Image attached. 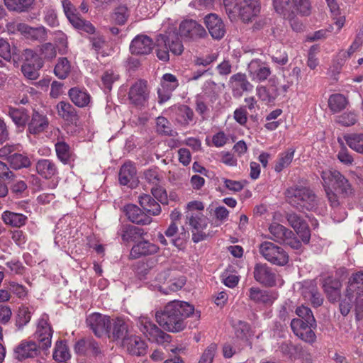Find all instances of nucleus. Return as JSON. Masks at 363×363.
I'll list each match as a JSON object with an SVG mask.
<instances>
[{
    "instance_id": "nucleus-1",
    "label": "nucleus",
    "mask_w": 363,
    "mask_h": 363,
    "mask_svg": "<svg viewBox=\"0 0 363 363\" xmlns=\"http://www.w3.org/2000/svg\"><path fill=\"white\" fill-rule=\"evenodd\" d=\"M321 178L328 201L334 211L333 220L335 222H341L347 216L345 209L340 207L341 199L354 194L352 185L340 172L335 169L323 171Z\"/></svg>"
},
{
    "instance_id": "nucleus-2",
    "label": "nucleus",
    "mask_w": 363,
    "mask_h": 363,
    "mask_svg": "<svg viewBox=\"0 0 363 363\" xmlns=\"http://www.w3.org/2000/svg\"><path fill=\"white\" fill-rule=\"evenodd\" d=\"M194 306L185 301L169 302L161 312H157L155 317L159 325L164 330L177 333L184 329V320L193 314Z\"/></svg>"
},
{
    "instance_id": "nucleus-3",
    "label": "nucleus",
    "mask_w": 363,
    "mask_h": 363,
    "mask_svg": "<svg viewBox=\"0 0 363 363\" xmlns=\"http://www.w3.org/2000/svg\"><path fill=\"white\" fill-rule=\"evenodd\" d=\"M285 195L289 203L300 211H312L318 204L315 194L306 187H289L286 189Z\"/></svg>"
},
{
    "instance_id": "nucleus-4",
    "label": "nucleus",
    "mask_w": 363,
    "mask_h": 363,
    "mask_svg": "<svg viewBox=\"0 0 363 363\" xmlns=\"http://www.w3.org/2000/svg\"><path fill=\"white\" fill-rule=\"evenodd\" d=\"M156 45L157 56L164 62L169 59V51L174 55H181L184 50L183 45L173 28L158 35Z\"/></svg>"
},
{
    "instance_id": "nucleus-5",
    "label": "nucleus",
    "mask_w": 363,
    "mask_h": 363,
    "mask_svg": "<svg viewBox=\"0 0 363 363\" xmlns=\"http://www.w3.org/2000/svg\"><path fill=\"white\" fill-rule=\"evenodd\" d=\"M279 4L273 6L277 13L284 18H292L295 15L308 16L311 11L310 0H279Z\"/></svg>"
},
{
    "instance_id": "nucleus-6",
    "label": "nucleus",
    "mask_w": 363,
    "mask_h": 363,
    "mask_svg": "<svg viewBox=\"0 0 363 363\" xmlns=\"http://www.w3.org/2000/svg\"><path fill=\"white\" fill-rule=\"evenodd\" d=\"M135 321L139 330L150 341L158 344L170 342L171 336L162 331L147 315H140L135 318Z\"/></svg>"
},
{
    "instance_id": "nucleus-7",
    "label": "nucleus",
    "mask_w": 363,
    "mask_h": 363,
    "mask_svg": "<svg viewBox=\"0 0 363 363\" xmlns=\"http://www.w3.org/2000/svg\"><path fill=\"white\" fill-rule=\"evenodd\" d=\"M185 218L190 226L194 242H199L207 238L205 230L208 225V218L202 212L185 213Z\"/></svg>"
},
{
    "instance_id": "nucleus-8",
    "label": "nucleus",
    "mask_w": 363,
    "mask_h": 363,
    "mask_svg": "<svg viewBox=\"0 0 363 363\" xmlns=\"http://www.w3.org/2000/svg\"><path fill=\"white\" fill-rule=\"evenodd\" d=\"M270 238L275 242L284 243L293 249H299L301 242L298 240L295 234L289 228L277 223H272L268 228Z\"/></svg>"
},
{
    "instance_id": "nucleus-9",
    "label": "nucleus",
    "mask_w": 363,
    "mask_h": 363,
    "mask_svg": "<svg viewBox=\"0 0 363 363\" xmlns=\"http://www.w3.org/2000/svg\"><path fill=\"white\" fill-rule=\"evenodd\" d=\"M259 253L268 262L283 266L289 261L287 253L279 246L274 243L265 241L259 245Z\"/></svg>"
},
{
    "instance_id": "nucleus-10",
    "label": "nucleus",
    "mask_w": 363,
    "mask_h": 363,
    "mask_svg": "<svg viewBox=\"0 0 363 363\" xmlns=\"http://www.w3.org/2000/svg\"><path fill=\"white\" fill-rule=\"evenodd\" d=\"M149 94L150 91L147 88V82L140 79L130 86L128 99L130 104L142 108L146 106Z\"/></svg>"
},
{
    "instance_id": "nucleus-11",
    "label": "nucleus",
    "mask_w": 363,
    "mask_h": 363,
    "mask_svg": "<svg viewBox=\"0 0 363 363\" xmlns=\"http://www.w3.org/2000/svg\"><path fill=\"white\" fill-rule=\"evenodd\" d=\"M64 12L70 23L77 29L85 31L88 33H94L95 28L89 21L82 19L77 13L76 9L69 0L62 1Z\"/></svg>"
},
{
    "instance_id": "nucleus-12",
    "label": "nucleus",
    "mask_w": 363,
    "mask_h": 363,
    "mask_svg": "<svg viewBox=\"0 0 363 363\" xmlns=\"http://www.w3.org/2000/svg\"><path fill=\"white\" fill-rule=\"evenodd\" d=\"M179 35L186 40H197L207 35L204 28L194 20H185L179 25Z\"/></svg>"
},
{
    "instance_id": "nucleus-13",
    "label": "nucleus",
    "mask_w": 363,
    "mask_h": 363,
    "mask_svg": "<svg viewBox=\"0 0 363 363\" xmlns=\"http://www.w3.org/2000/svg\"><path fill=\"white\" fill-rule=\"evenodd\" d=\"M48 316L42 315L37 323L35 336L40 343V347L43 350H48L51 346L52 330L48 323Z\"/></svg>"
},
{
    "instance_id": "nucleus-14",
    "label": "nucleus",
    "mask_w": 363,
    "mask_h": 363,
    "mask_svg": "<svg viewBox=\"0 0 363 363\" xmlns=\"http://www.w3.org/2000/svg\"><path fill=\"white\" fill-rule=\"evenodd\" d=\"M110 320L108 315L93 313L86 317V323L95 335L100 337L107 334Z\"/></svg>"
},
{
    "instance_id": "nucleus-15",
    "label": "nucleus",
    "mask_w": 363,
    "mask_h": 363,
    "mask_svg": "<svg viewBox=\"0 0 363 363\" xmlns=\"http://www.w3.org/2000/svg\"><path fill=\"white\" fill-rule=\"evenodd\" d=\"M228 86L234 97L240 98L245 91H251L253 85L247 80L245 74L237 73L232 75L228 82Z\"/></svg>"
},
{
    "instance_id": "nucleus-16",
    "label": "nucleus",
    "mask_w": 363,
    "mask_h": 363,
    "mask_svg": "<svg viewBox=\"0 0 363 363\" xmlns=\"http://www.w3.org/2000/svg\"><path fill=\"white\" fill-rule=\"evenodd\" d=\"M312 327L309 323L301 319L294 318L291 321V328L294 333L310 344L313 343L316 340L315 334L311 330Z\"/></svg>"
},
{
    "instance_id": "nucleus-17",
    "label": "nucleus",
    "mask_w": 363,
    "mask_h": 363,
    "mask_svg": "<svg viewBox=\"0 0 363 363\" xmlns=\"http://www.w3.org/2000/svg\"><path fill=\"white\" fill-rule=\"evenodd\" d=\"M286 220L289 224L296 232L304 243H308L311 238V232L308 224L302 218L295 213L286 214Z\"/></svg>"
},
{
    "instance_id": "nucleus-18",
    "label": "nucleus",
    "mask_w": 363,
    "mask_h": 363,
    "mask_svg": "<svg viewBox=\"0 0 363 363\" xmlns=\"http://www.w3.org/2000/svg\"><path fill=\"white\" fill-rule=\"evenodd\" d=\"M129 49L133 55H148L153 49L152 40L146 35H138L132 40Z\"/></svg>"
},
{
    "instance_id": "nucleus-19",
    "label": "nucleus",
    "mask_w": 363,
    "mask_h": 363,
    "mask_svg": "<svg viewBox=\"0 0 363 363\" xmlns=\"http://www.w3.org/2000/svg\"><path fill=\"white\" fill-rule=\"evenodd\" d=\"M167 272H163L157 275L156 280L159 283H162L164 286L156 284L155 287L158 288V290L162 293L167 294L171 292L177 291L181 289L185 284L186 279L184 277H181L177 279H170L167 281Z\"/></svg>"
},
{
    "instance_id": "nucleus-20",
    "label": "nucleus",
    "mask_w": 363,
    "mask_h": 363,
    "mask_svg": "<svg viewBox=\"0 0 363 363\" xmlns=\"http://www.w3.org/2000/svg\"><path fill=\"white\" fill-rule=\"evenodd\" d=\"M254 278L266 286L276 285V274L267 264H257L254 269Z\"/></svg>"
},
{
    "instance_id": "nucleus-21",
    "label": "nucleus",
    "mask_w": 363,
    "mask_h": 363,
    "mask_svg": "<svg viewBox=\"0 0 363 363\" xmlns=\"http://www.w3.org/2000/svg\"><path fill=\"white\" fill-rule=\"evenodd\" d=\"M205 25L213 39L220 40L225 33V26L223 20L215 13H210L205 17Z\"/></svg>"
},
{
    "instance_id": "nucleus-22",
    "label": "nucleus",
    "mask_w": 363,
    "mask_h": 363,
    "mask_svg": "<svg viewBox=\"0 0 363 363\" xmlns=\"http://www.w3.org/2000/svg\"><path fill=\"white\" fill-rule=\"evenodd\" d=\"M128 332V326L122 318H111L107 336L112 340H123Z\"/></svg>"
},
{
    "instance_id": "nucleus-23",
    "label": "nucleus",
    "mask_w": 363,
    "mask_h": 363,
    "mask_svg": "<svg viewBox=\"0 0 363 363\" xmlns=\"http://www.w3.org/2000/svg\"><path fill=\"white\" fill-rule=\"evenodd\" d=\"M248 72L252 80L262 82L271 74L270 68L259 60H253L248 65Z\"/></svg>"
},
{
    "instance_id": "nucleus-24",
    "label": "nucleus",
    "mask_w": 363,
    "mask_h": 363,
    "mask_svg": "<svg viewBox=\"0 0 363 363\" xmlns=\"http://www.w3.org/2000/svg\"><path fill=\"white\" fill-rule=\"evenodd\" d=\"M27 125L28 132L30 134L36 135L43 133L48 128L49 121L46 115L34 111Z\"/></svg>"
},
{
    "instance_id": "nucleus-25",
    "label": "nucleus",
    "mask_w": 363,
    "mask_h": 363,
    "mask_svg": "<svg viewBox=\"0 0 363 363\" xmlns=\"http://www.w3.org/2000/svg\"><path fill=\"white\" fill-rule=\"evenodd\" d=\"M124 212L128 219L139 225H148L152 222V218L144 213L135 204H128L124 207Z\"/></svg>"
},
{
    "instance_id": "nucleus-26",
    "label": "nucleus",
    "mask_w": 363,
    "mask_h": 363,
    "mask_svg": "<svg viewBox=\"0 0 363 363\" xmlns=\"http://www.w3.org/2000/svg\"><path fill=\"white\" fill-rule=\"evenodd\" d=\"M16 30L25 38L30 40L43 41L47 38V30L43 26L33 28L26 23H21L17 24Z\"/></svg>"
},
{
    "instance_id": "nucleus-27",
    "label": "nucleus",
    "mask_w": 363,
    "mask_h": 363,
    "mask_svg": "<svg viewBox=\"0 0 363 363\" xmlns=\"http://www.w3.org/2000/svg\"><path fill=\"white\" fill-rule=\"evenodd\" d=\"M160 247L155 243L143 240L135 244L131 250L130 256L137 259L142 256H148L158 252Z\"/></svg>"
},
{
    "instance_id": "nucleus-28",
    "label": "nucleus",
    "mask_w": 363,
    "mask_h": 363,
    "mask_svg": "<svg viewBox=\"0 0 363 363\" xmlns=\"http://www.w3.org/2000/svg\"><path fill=\"white\" fill-rule=\"evenodd\" d=\"M179 86L177 77L172 74H164L162 78L161 86L158 89L160 101H165L169 99L171 93Z\"/></svg>"
},
{
    "instance_id": "nucleus-29",
    "label": "nucleus",
    "mask_w": 363,
    "mask_h": 363,
    "mask_svg": "<svg viewBox=\"0 0 363 363\" xmlns=\"http://www.w3.org/2000/svg\"><path fill=\"white\" fill-rule=\"evenodd\" d=\"M38 352V347L33 340H23L15 349L16 357L19 360L35 357Z\"/></svg>"
},
{
    "instance_id": "nucleus-30",
    "label": "nucleus",
    "mask_w": 363,
    "mask_h": 363,
    "mask_svg": "<svg viewBox=\"0 0 363 363\" xmlns=\"http://www.w3.org/2000/svg\"><path fill=\"white\" fill-rule=\"evenodd\" d=\"M37 173L45 179H50L58 174V168L55 162L49 159H40L35 164Z\"/></svg>"
},
{
    "instance_id": "nucleus-31",
    "label": "nucleus",
    "mask_w": 363,
    "mask_h": 363,
    "mask_svg": "<svg viewBox=\"0 0 363 363\" xmlns=\"http://www.w3.org/2000/svg\"><path fill=\"white\" fill-rule=\"evenodd\" d=\"M260 11L258 0H243L241 6H239L238 13L245 22H248L256 16Z\"/></svg>"
},
{
    "instance_id": "nucleus-32",
    "label": "nucleus",
    "mask_w": 363,
    "mask_h": 363,
    "mask_svg": "<svg viewBox=\"0 0 363 363\" xmlns=\"http://www.w3.org/2000/svg\"><path fill=\"white\" fill-rule=\"evenodd\" d=\"M248 296L251 301L257 303H263L265 305L272 304L277 298L275 293L262 290L257 287H251L249 289Z\"/></svg>"
},
{
    "instance_id": "nucleus-33",
    "label": "nucleus",
    "mask_w": 363,
    "mask_h": 363,
    "mask_svg": "<svg viewBox=\"0 0 363 363\" xmlns=\"http://www.w3.org/2000/svg\"><path fill=\"white\" fill-rule=\"evenodd\" d=\"M6 114L11 118L16 128L23 130L30 118L28 111L25 108H18L9 106Z\"/></svg>"
},
{
    "instance_id": "nucleus-34",
    "label": "nucleus",
    "mask_w": 363,
    "mask_h": 363,
    "mask_svg": "<svg viewBox=\"0 0 363 363\" xmlns=\"http://www.w3.org/2000/svg\"><path fill=\"white\" fill-rule=\"evenodd\" d=\"M301 294L303 298L306 301H311L313 306H320L323 302V298L312 281L305 282L301 289Z\"/></svg>"
},
{
    "instance_id": "nucleus-35",
    "label": "nucleus",
    "mask_w": 363,
    "mask_h": 363,
    "mask_svg": "<svg viewBox=\"0 0 363 363\" xmlns=\"http://www.w3.org/2000/svg\"><path fill=\"white\" fill-rule=\"evenodd\" d=\"M341 286L342 284L337 279L328 278L324 281L323 288L330 302H336L340 299Z\"/></svg>"
},
{
    "instance_id": "nucleus-36",
    "label": "nucleus",
    "mask_w": 363,
    "mask_h": 363,
    "mask_svg": "<svg viewBox=\"0 0 363 363\" xmlns=\"http://www.w3.org/2000/svg\"><path fill=\"white\" fill-rule=\"evenodd\" d=\"M175 120L182 125H188L194 121L193 111L186 105L175 106L172 108Z\"/></svg>"
},
{
    "instance_id": "nucleus-37",
    "label": "nucleus",
    "mask_w": 363,
    "mask_h": 363,
    "mask_svg": "<svg viewBox=\"0 0 363 363\" xmlns=\"http://www.w3.org/2000/svg\"><path fill=\"white\" fill-rule=\"evenodd\" d=\"M125 345L128 351L136 356L144 355L147 349L146 342L139 336H131L128 338Z\"/></svg>"
},
{
    "instance_id": "nucleus-38",
    "label": "nucleus",
    "mask_w": 363,
    "mask_h": 363,
    "mask_svg": "<svg viewBox=\"0 0 363 363\" xmlns=\"http://www.w3.org/2000/svg\"><path fill=\"white\" fill-rule=\"evenodd\" d=\"M57 110L58 115L68 122L76 123L78 120L75 108L68 102H59Z\"/></svg>"
},
{
    "instance_id": "nucleus-39",
    "label": "nucleus",
    "mask_w": 363,
    "mask_h": 363,
    "mask_svg": "<svg viewBox=\"0 0 363 363\" xmlns=\"http://www.w3.org/2000/svg\"><path fill=\"white\" fill-rule=\"evenodd\" d=\"M69 96L72 101L79 107L86 106L91 101L89 94L86 90L77 87L70 89Z\"/></svg>"
},
{
    "instance_id": "nucleus-40",
    "label": "nucleus",
    "mask_w": 363,
    "mask_h": 363,
    "mask_svg": "<svg viewBox=\"0 0 363 363\" xmlns=\"http://www.w3.org/2000/svg\"><path fill=\"white\" fill-rule=\"evenodd\" d=\"M144 235L143 229L130 225L123 226L120 232L122 240L125 242L135 241L143 238Z\"/></svg>"
},
{
    "instance_id": "nucleus-41",
    "label": "nucleus",
    "mask_w": 363,
    "mask_h": 363,
    "mask_svg": "<svg viewBox=\"0 0 363 363\" xmlns=\"http://www.w3.org/2000/svg\"><path fill=\"white\" fill-rule=\"evenodd\" d=\"M1 218L5 224L15 228L24 225L28 220L26 216L9 211H4L1 215Z\"/></svg>"
},
{
    "instance_id": "nucleus-42",
    "label": "nucleus",
    "mask_w": 363,
    "mask_h": 363,
    "mask_svg": "<svg viewBox=\"0 0 363 363\" xmlns=\"http://www.w3.org/2000/svg\"><path fill=\"white\" fill-rule=\"evenodd\" d=\"M140 206L152 216H157L161 212L160 205L150 195L142 194L138 198Z\"/></svg>"
},
{
    "instance_id": "nucleus-43",
    "label": "nucleus",
    "mask_w": 363,
    "mask_h": 363,
    "mask_svg": "<svg viewBox=\"0 0 363 363\" xmlns=\"http://www.w3.org/2000/svg\"><path fill=\"white\" fill-rule=\"evenodd\" d=\"M348 104L347 98L340 94H335L328 99V106L333 113H338L345 109Z\"/></svg>"
},
{
    "instance_id": "nucleus-44",
    "label": "nucleus",
    "mask_w": 363,
    "mask_h": 363,
    "mask_svg": "<svg viewBox=\"0 0 363 363\" xmlns=\"http://www.w3.org/2000/svg\"><path fill=\"white\" fill-rule=\"evenodd\" d=\"M295 153V150L289 148L286 151L279 155L274 170L277 172H281L284 168L289 167L291 163Z\"/></svg>"
},
{
    "instance_id": "nucleus-45",
    "label": "nucleus",
    "mask_w": 363,
    "mask_h": 363,
    "mask_svg": "<svg viewBox=\"0 0 363 363\" xmlns=\"http://www.w3.org/2000/svg\"><path fill=\"white\" fill-rule=\"evenodd\" d=\"M8 162L11 167L15 169L28 167L31 164L27 155L16 152H14L9 157Z\"/></svg>"
},
{
    "instance_id": "nucleus-46",
    "label": "nucleus",
    "mask_w": 363,
    "mask_h": 363,
    "mask_svg": "<svg viewBox=\"0 0 363 363\" xmlns=\"http://www.w3.org/2000/svg\"><path fill=\"white\" fill-rule=\"evenodd\" d=\"M136 174L135 167L130 162L125 163L119 172V182L122 185H127Z\"/></svg>"
},
{
    "instance_id": "nucleus-47",
    "label": "nucleus",
    "mask_w": 363,
    "mask_h": 363,
    "mask_svg": "<svg viewBox=\"0 0 363 363\" xmlns=\"http://www.w3.org/2000/svg\"><path fill=\"white\" fill-rule=\"evenodd\" d=\"M43 66V61H38L36 64L24 62L21 67L23 75L31 80L37 79L39 74V69Z\"/></svg>"
},
{
    "instance_id": "nucleus-48",
    "label": "nucleus",
    "mask_w": 363,
    "mask_h": 363,
    "mask_svg": "<svg viewBox=\"0 0 363 363\" xmlns=\"http://www.w3.org/2000/svg\"><path fill=\"white\" fill-rule=\"evenodd\" d=\"M346 143L353 150L363 154V134L352 133L344 136Z\"/></svg>"
},
{
    "instance_id": "nucleus-49",
    "label": "nucleus",
    "mask_w": 363,
    "mask_h": 363,
    "mask_svg": "<svg viewBox=\"0 0 363 363\" xmlns=\"http://www.w3.org/2000/svg\"><path fill=\"white\" fill-rule=\"evenodd\" d=\"M70 358L69 349L64 341H57L55 344L53 359L58 362H63Z\"/></svg>"
},
{
    "instance_id": "nucleus-50",
    "label": "nucleus",
    "mask_w": 363,
    "mask_h": 363,
    "mask_svg": "<svg viewBox=\"0 0 363 363\" xmlns=\"http://www.w3.org/2000/svg\"><path fill=\"white\" fill-rule=\"evenodd\" d=\"M31 315L32 311L29 307L24 305L19 307L16 321V326L18 328H22L30 322Z\"/></svg>"
},
{
    "instance_id": "nucleus-51",
    "label": "nucleus",
    "mask_w": 363,
    "mask_h": 363,
    "mask_svg": "<svg viewBox=\"0 0 363 363\" xmlns=\"http://www.w3.org/2000/svg\"><path fill=\"white\" fill-rule=\"evenodd\" d=\"M55 147L57 158L62 163L67 164L72 155L69 146L64 141H59Z\"/></svg>"
},
{
    "instance_id": "nucleus-52",
    "label": "nucleus",
    "mask_w": 363,
    "mask_h": 363,
    "mask_svg": "<svg viewBox=\"0 0 363 363\" xmlns=\"http://www.w3.org/2000/svg\"><path fill=\"white\" fill-rule=\"evenodd\" d=\"M6 6L11 11H24L31 6L33 0H4Z\"/></svg>"
},
{
    "instance_id": "nucleus-53",
    "label": "nucleus",
    "mask_w": 363,
    "mask_h": 363,
    "mask_svg": "<svg viewBox=\"0 0 363 363\" xmlns=\"http://www.w3.org/2000/svg\"><path fill=\"white\" fill-rule=\"evenodd\" d=\"M71 69L69 62L65 57H62L58 60V62L55 65L54 72L59 79H65Z\"/></svg>"
},
{
    "instance_id": "nucleus-54",
    "label": "nucleus",
    "mask_w": 363,
    "mask_h": 363,
    "mask_svg": "<svg viewBox=\"0 0 363 363\" xmlns=\"http://www.w3.org/2000/svg\"><path fill=\"white\" fill-rule=\"evenodd\" d=\"M363 295V289L361 286H356L354 284L348 282L345 296L350 301H358L359 298Z\"/></svg>"
},
{
    "instance_id": "nucleus-55",
    "label": "nucleus",
    "mask_w": 363,
    "mask_h": 363,
    "mask_svg": "<svg viewBox=\"0 0 363 363\" xmlns=\"http://www.w3.org/2000/svg\"><path fill=\"white\" fill-rule=\"evenodd\" d=\"M296 313L301 318L300 319L307 322L311 326H315V320L309 308L304 306L298 307L296 310Z\"/></svg>"
},
{
    "instance_id": "nucleus-56",
    "label": "nucleus",
    "mask_w": 363,
    "mask_h": 363,
    "mask_svg": "<svg viewBox=\"0 0 363 363\" xmlns=\"http://www.w3.org/2000/svg\"><path fill=\"white\" fill-rule=\"evenodd\" d=\"M217 352V345L211 343L201 354L198 363H213V358Z\"/></svg>"
},
{
    "instance_id": "nucleus-57",
    "label": "nucleus",
    "mask_w": 363,
    "mask_h": 363,
    "mask_svg": "<svg viewBox=\"0 0 363 363\" xmlns=\"http://www.w3.org/2000/svg\"><path fill=\"white\" fill-rule=\"evenodd\" d=\"M223 5L229 18L231 20L235 19L239 10L238 0H223Z\"/></svg>"
},
{
    "instance_id": "nucleus-58",
    "label": "nucleus",
    "mask_w": 363,
    "mask_h": 363,
    "mask_svg": "<svg viewBox=\"0 0 363 363\" xmlns=\"http://www.w3.org/2000/svg\"><path fill=\"white\" fill-rule=\"evenodd\" d=\"M16 54V48H11L9 43L1 38L0 39V57L6 61H10L13 55Z\"/></svg>"
},
{
    "instance_id": "nucleus-59",
    "label": "nucleus",
    "mask_w": 363,
    "mask_h": 363,
    "mask_svg": "<svg viewBox=\"0 0 363 363\" xmlns=\"http://www.w3.org/2000/svg\"><path fill=\"white\" fill-rule=\"evenodd\" d=\"M128 8L125 6H120L115 10L113 14V19L119 25L124 24L128 17Z\"/></svg>"
},
{
    "instance_id": "nucleus-60",
    "label": "nucleus",
    "mask_w": 363,
    "mask_h": 363,
    "mask_svg": "<svg viewBox=\"0 0 363 363\" xmlns=\"http://www.w3.org/2000/svg\"><path fill=\"white\" fill-rule=\"evenodd\" d=\"M118 79V74L113 70H108L104 72L101 81L105 89L111 90L112 84Z\"/></svg>"
},
{
    "instance_id": "nucleus-61",
    "label": "nucleus",
    "mask_w": 363,
    "mask_h": 363,
    "mask_svg": "<svg viewBox=\"0 0 363 363\" xmlns=\"http://www.w3.org/2000/svg\"><path fill=\"white\" fill-rule=\"evenodd\" d=\"M256 93L258 98L265 104L273 102L276 98V95L271 94L264 86H257Z\"/></svg>"
},
{
    "instance_id": "nucleus-62",
    "label": "nucleus",
    "mask_w": 363,
    "mask_h": 363,
    "mask_svg": "<svg viewBox=\"0 0 363 363\" xmlns=\"http://www.w3.org/2000/svg\"><path fill=\"white\" fill-rule=\"evenodd\" d=\"M8 289L17 296L19 298H24L28 294L26 287L14 281L9 283Z\"/></svg>"
},
{
    "instance_id": "nucleus-63",
    "label": "nucleus",
    "mask_w": 363,
    "mask_h": 363,
    "mask_svg": "<svg viewBox=\"0 0 363 363\" xmlns=\"http://www.w3.org/2000/svg\"><path fill=\"white\" fill-rule=\"evenodd\" d=\"M145 180L153 185H157L160 183V177L157 169H150L144 172Z\"/></svg>"
},
{
    "instance_id": "nucleus-64",
    "label": "nucleus",
    "mask_w": 363,
    "mask_h": 363,
    "mask_svg": "<svg viewBox=\"0 0 363 363\" xmlns=\"http://www.w3.org/2000/svg\"><path fill=\"white\" fill-rule=\"evenodd\" d=\"M41 54L48 60L53 59L56 57L57 52L55 46L50 43H45L40 47Z\"/></svg>"
}]
</instances>
